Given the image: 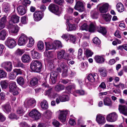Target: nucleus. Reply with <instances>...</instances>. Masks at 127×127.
<instances>
[{"mask_svg": "<svg viewBox=\"0 0 127 127\" xmlns=\"http://www.w3.org/2000/svg\"><path fill=\"white\" fill-rule=\"evenodd\" d=\"M57 57L59 59H64L66 60H70V57L69 55L65 53V50H61L57 52Z\"/></svg>", "mask_w": 127, "mask_h": 127, "instance_id": "2", "label": "nucleus"}, {"mask_svg": "<svg viewBox=\"0 0 127 127\" xmlns=\"http://www.w3.org/2000/svg\"><path fill=\"white\" fill-rule=\"evenodd\" d=\"M69 20L67 19L66 20V24L69 27V31H72L73 30L76 29V27L74 24L72 25L69 22Z\"/></svg>", "mask_w": 127, "mask_h": 127, "instance_id": "33", "label": "nucleus"}, {"mask_svg": "<svg viewBox=\"0 0 127 127\" xmlns=\"http://www.w3.org/2000/svg\"><path fill=\"white\" fill-rule=\"evenodd\" d=\"M76 92L80 95H83L85 94L84 91L82 90H77L76 91Z\"/></svg>", "mask_w": 127, "mask_h": 127, "instance_id": "63", "label": "nucleus"}, {"mask_svg": "<svg viewBox=\"0 0 127 127\" xmlns=\"http://www.w3.org/2000/svg\"><path fill=\"white\" fill-rule=\"evenodd\" d=\"M59 66L64 70V72L62 74L65 77L66 76H67L66 72L68 69L67 66H66L64 62H62L60 64Z\"/></svg>", "mask_w": 127, "mask_h": 127, "instance_id": "14", "label": "nucleus"}, {"mask_svg": "<svg viewBox=\"0 0 127 127\" xmlns=\"http://www.w3.org/2000/svg\"><path fill=\"white\" fill-rule=\"evenodd\" d=\"M118 115L115 112H113L108 115L107 117V120L109 122H112L117 120Z\"/></svg>", "mask_w": 127, "mask_h": 127, "instance_id": "10", "label": "nucleus"}, {"mask_svg": "<svg viewBox=\"0 0 127 127\" xmlns=\"http://www.w3.org/2000/svg\"><path fill=\"white\" fill-rule=\"evenodd\" d=\"M80 29L82 30H85L86 31H88V29L87 24L84 23L83 24L82 26L81 27Z\"/></svg>", "mask_w": 127, "mask_h": 127, "instance_id": "51", "label": "nucleus"}, {"mask_svg": "<svg viewBox=\"0 0 127 127\" xmlns=\"http://www.w3.org/2000/svg\"><path fill=\"white\" fill-rule=\"evenodd\" d=\"M90 33L89 32L84 33L83 34L84 38L86 39H88L89 38Z\"/></svg>", "mask_w": 127, "mask_h": 127, "instance_id": "64", "label": "nucleus"}, {"mask_svg": "<svg viewBox=\"0 0 127 127\" xmlns=\"http://www.w3.org/2000/svg\"><path fill=\"white\" fill-rule=\"evenodd\" d=\"M52 113L49 110H48L43 113L44 117L47 119H50L52 115Z\"/></svg>", "mask_w": 127, "mask_h": 127, "instance_id": "31", "label": "nucleus"}, {"mask_svg": "<svg viewBox=\"0 0 127 127\" xmlns=\"http://www.w3.org/2000/svg\"><path fill=\"white\" fill-rule=\"evenodd\" d=\"M16 66L21 67L22 68H25V66L20 61H18L16 64Z\"/></svg>", "mask_w": 127, "mask_h": 127, "instance_id": "56", "label": "nucleus"}, {"mask_svg": "<svg viewBox=\"0 0 127 127\" xmlns=\"http://www.w3.org/2000/svg\"><path fill=\"white\" fill-rule=\"evenodd\" d=\"M103 102L105 105L109 106H111L112 105V103L111 100L108 97H106L104 98L103 100Z\"/></svg>", "mask_w": 127, "mask_h": 127, "instance_id": "30", "label": "nucleus"}, {"mask_svg": "<svg viewBox=\"0 0 127 127\" xmlns=\"http://www.w3.org/2000/svg\"><path fill=\"white\" fill-rule=\"evenodd\" d=\"M6 118L1 113H0V122H3L5 121Z\"/></svg>", "mask_w": 127, "mask_h": 127, "instance_id": "60", "label": "nucleus"}, {"mask_svg": "<svg viewBox=\"0 0 127 127\" xmlns=\"http://www.w3.org/2000/svg\"><path fill=\"white\" fill-rule=\"evenodd\" d=\"M28 37L25 34L22 33L19 37L18 44L20 46H23L26 44L27 42Z\"/></svg>", "mask_w": 127, "mask_h": 127, "instance_id": "4", "label": "nucleus"}, {"mask_svg": "<svg viewBox=\"0 0 127 127\" xmlns=\"http://www.w3.org/2000/svg\"><path fill=\"white\" fill-rule=\"evenodd\" d=\"M38 82V80L36 78H34L31 81L30 84L31 86H34L37 84Z\"/></svg>", "mask_w": 127, "mask_h": 127, "instance_id": "41", "label": "nucleus"}, {"mask_svg": "<svg viewBox=\"0 0 127 127\" xmlns=\"http://www.w3.org/2000/svg\"><path fill=\"white\" fill-rule=\"evenodd\" d=\"M21 127H29V126L26 122H21L20 124Z\"/></svg>", "mask_w": 127, "mask_h": 127, "instance_id": "61", "label": "nucleus"}, {"mask_svg": "<svg viewBox=\"0 0 127 127\" xmlns=\"http://www.w3.org/2000/svg\"><path fill=\"white\" fill-rule=\"evenodd\" d=\"M88 29L89 32H94L96 28L95 25L91 23L90 24Z\"/></svg>", "mask_w": 127, "mask_h": 127, "instance_id": "43", "label": "nucleus"}, {"mask_svg": "<svg viewBox=\"0 0 127 127\" xmlns=\"http://www.w3.org/2000/svg\"><path fill=\"white\" fill-rule=\"evenodd\" d=\"M16 75L14 72L9 73L8 75V78L10 79L13 80L16 77Z\"/></svg>", "mask_w": 127, "mask_h": 127, "instance_id": "48", "label": "nucleus"}, {"mask_svg": "<svg viewBox=\"0 0 127 127\" xmlns=\"http://www.w3.org/2000/svg\"><path fill=\"white\" fill-rule=\"evenodd\" d=\"M13 71L17 76L18 75H21L22 73V70L20 69H15L13 70Z\"/></svg>", "mask_w": 127, "mask_h": 127, "instance_id": "49", "label": "nucleus"}, {"mask_svg": "<svg viewBox=\"0 0 127 127\" xmlns=\"http://www.w3.org/2000/svg\"><path fill=\"white\" fill-rule=\"evenodd\" d=\"M46 46V50L51 49H56V47L53 43H51L49 42H45Z\"/></svg>", "mask_w": 127, "mask_h": 127, "instance_id": "25", "label": "nucleus"}, {"mask_svg": "<svg viewBox=\"0 0 127 127\" xmlns=\"http://www.w3.org/2000/svg\"><path fill=\"white\" fill-rule=\"evenodd\" d=\"M24 53L23 50L18 49L15 52V54L19 56H21Z\"/></svg>", "mask_w": 127, "mask_h": 127, "instance_id": "50", "label": "nucleus"}, {"mask_svg": "<svg viewBox=\"0 0 127 127\" xmlns=\"http://www.w3.org/2000/svg\"><path fill=\"white\" fill-rule=\"evenodd\" d=\"M104 55H102L101 56L97 55L95 56L94 59L97 63H103L105 61V59L103 58Z\"/></svg>", "mask_w": 127, "mask_h": 127, "instance_id": "19", "label": "nucleus"}, {"mask_svg": "<svg viewBox=\"0 0 127 127\" xmlns=\"http://www.w3.org/2000/svg\"><path fill=\"white\" fill-rule=\"evenodd\" d=\"M116 8L118 12H121L124 10V7L123 4L120 2L118 3L116 6Z\"/></svg>", "mask_w": 127, "mask_h": 127, "instance_id": "27", "label": "nucleus"}, {"mask_svg": "<svg viewBox=\"0 0 127 127\" xmlns=\"http://www.w3.org/2000/svg\"><path fill=\"white\" fill-rule=\"evenodd\" d=\"M6 35V32H0V39L4 40Z\"/></svg>", "mask_w": 127, "mask_h": 127, "instance_id": "53", "label": "nucleus"}, {"mask_svg": "<svg viewBox=\"0 0 127 127\" xmlns=\"http://www.w3.org/2000/svg\"><path fill=\"white\" fill-rule=\"evenodd\" d=\"M19 29V27L17 26H13L11 29H10L9 31V32H18Z\"/></svg>", "mask_w": 127, "mask_h": 127, "instance_id": "45", "label": "nucleus"}, {"mask_svg": "<svg viewBox=\"0 0 127 127\" xmlns=\"http://www.w3.org/2000/svg\"><path fill=\"white\" fill-rule=\"evenodd\" d=\"M53 43L56 47V49L57 48H60L62 47V43L61 42L59 41H55Z\"/></svg>", "mask_w": 127, "mask_h": 127, "instance_id": "47", "label": "nucleus"}, {"mask_svg": "<svg viewBox=\"0 0 127 127\" xmlns=\"http://www.w3.org/2000/svg\"><path fill=\"white\" fill-rule=\"evenodd\" d=\"M34 19L36 21H39L42 18V13L40 11H36L33 14Z\"/></svg>", "mask_w": 127, "mask_h": 127, "instance_id": "20", "label": "nucleus"}, {"mask_svg": "<svg viewBox=\"0 0 127 127\" xmlns=\"http://www.w3.org/2000/svg\"><path fill=\"white\" fill-rule=\"evenodd\" d=\"M31 69L35 72H39L42 67L41 63L38 61H33L31 64Z\"/></svg>", "mask_w": 127, "mask_h": 127, "instance_id": "1", "label": "nucleus"}, {"mask_svg": "<svg viewBox=\"0 0 127 127\" xmlns=\"http://www.w3.org/2000/svg\"><path fill=\"white\" fill-rule=\"evenodd\" d=\"M20 17L16 15H12L11 17L9 23L11 25H13L14 24L17 23L19 22Z\"/></svg>", "mask_w": 127, "mask_h": 127, "instance_id": "12", "label": "nucleus"}, {"mask_svg": "<svg viewBox=\"0 0 127 127\" xmlns=\"http://www.w3.org/2000/svg\"><path fill=\"white\" fill-rule=\"evenodd\" d=\"M35 102L33 99H27L24 102V106L26 107H32L35 106Z\"/></svg>", "mask_w": 127, "mask_h": 127, "instance_id": "9", "label": "nucleus"}, {"mask_svg": "<svg viewBox=\"0 0 127 127\" xmlns=\"http://www.w3.org/2000/svg\"><path fill=\"white\" fill-rule=\"evenodd\" d=\"M0 84L2 89H5L8 86V81L7 80L1 81L0 82Z\"/></svg>", "mask_w": 127, "mask_h": 127, "instance_id": "34", "label": "nucleus"}, {"mask_svg": "<svg viewBox=\"0 0 127 127\" xmlns=\"http://www.w3.org/2000/svg\"><path fill=\"white\" fill-rule=\"evenodd\" d=\"M8 117L10 119H17V118L16 116L14 113H11L9 115Z\"/></svg>", "mask_w": 127, "mask_h": 127, "instance_id": "57", "label": "nucleus"}, {"mask_svg": "<svg viewBox=\"0 0 127 127\" xmlns=\"http://www.w3.org/2000/svg\"><path fill=\"white\" fill-rule=\"evenodd\" d=\"M69 99V98L68 95H63L60 96L59 98H57L56 101L57 104H58L60 103V101L64 102L68 101Z\"/></svg>", "mask_w": 127, "mask_h": 127, "instance_id": "13", "label": "nucleus"}, {"mask_svg": "<svg viewBox=\"0 0 127 127\" xmlns=\"http://www.w3.org/2000/svg\"><path fill=\"white\" fill-rule=\"evenodd\" d=\"M119 110L121 113L125 116H127V107L126 105H119Z\"/></svg>", "mask_w": 127, "mask_h": 127, "instance_id": "16", "label": "nucleus"}, {"mask_svg": "<svg viewBox=\"0 0 127 127\" xmlns=\"http://www.w3.org/2000/svg\"><path fill=\"white\" fill-rule=\"evenodd\" d=\"M1 66L7 72H10L12 70V64L10 61H5L3 62L1 64Z\"/></svg>", "mask_w": 127, "mask_h": 127, "instance_id": "3", "label": "nucleus"}, {"mask_svg": "<svg viewBox=\"0 0 127 127\" xmlns=\"http://www.w3.org/2000/svg\"><path fill=\"white\" fill-rule=\"evenodd\" d=\"M49 10L51 12L59 15L60 14L58 6L53 4H50L48 7Z\"/></svg>", "mask_w": 127, "mask_h": 127, "instance_id": "6", "label": "nucleus"}, {"mask_svg": "<svg viewBox=\"0 0 127 127\" xmlns=\"http://www.w3.org/2000/svg\"><path fill=\"white\" fill-rule=\"evenodd\" d=\"M29 41L27 45V46L28 47H32L34 44V39L32 36H29L28 37V40Z\"/></svg>", "mask_w": 127, "mask_h": 127, "instance_id": "24", "label": "nucleus"}, {"mask_svg": "<svg viewBox=\"0 0 127 127\" xmlns=\"http://www.w3.org/2000/svg\"><path fill=\"white\" fill-rule=\"evenodd\" d=\"M102 16L106 21H109L111 19V16L109 14H104L102 15Z\"/></svg>", "mask_w": 127, "mask_h": 127, "instance_id": "42", "label": "nucleus"}, {"mask_svg": "<svg viewBox=\"0 0 127 127\" xmlns=\"http://www.w3.org/2000/svg\"><path fill=\"white\" fill-rule=\"evenodd\" d=\"M6 21V18L4 16L2 17L0 19V30L5 27V24Z\"/></svg>", "mask_w": 127, "mask_h": 127, "instance_id": "23", "label": "nucleus"}, {"mask_svg": "<svg viewBox=\"0 0 127 127\" xmlns=\"http://www.w3.org/2000/svg\"><path fill=\"white\" fill-rule=\"evenodd\" d=\"M37 47L39 50H42L44 48V44L43 42L41 41H39L37 43Z\"/></svg>", "mask_w": 127, "mask_h": 127, "instance_id": "38", "label": "nucleus"}, {"mask_svg": "<svg viewBox=\"0 0 127 127\" xmlns=\"http://www.w3.org/2000/svg\"><path fill=\"white\" fill-rule=\"evenodd\" d=\"M99 72L100 73V75L102 77L106 76L107 71L103 68H100Z\"/></svg>", "mask_w": 127, "mask_h": 127, "instance_id": "40", "label": "nucleus"}, {"mask_svg": "<svg viewBox=\"0 0 127 127\" xmlns=\"http://www.w3.org/2000/svg\"><path fill=\"white\" fill-rule=\"evenodd\" d=\"M17 80L18 84L21 85H23L24 83V78L22 77H17Z\"/></svg>", "mask_w": 127, "mask_h": 127, "instance_id": "39", "label": "nucleus"}, {"mask_svg": "<svg viewBox=\"0 0 127 127\" xmlns=\"http://www.w3.org/2000/svg\"><path fill=\"white\" fill-rule=\"evenodd\" d=\"M70 36V40L73 43H74L76 40V37L73 35H69Z\"/></svg>", "mask_w": 127, "mask_h": 127, "instance_id": "58", "label": "nucleus"}, {"mask_svg": "<svg viewBox=\"0 0 127 127\" xmlns=\"http://www.w3.org/2000/svg\"><path fill=\"white\" fill-rule=\"evenodd\" d=\"M108 7V5L107 3L103 4L100 7L99 10L100 13H106L107 12Z\"/></svg>", "mask_w": 127, "mask_h": 127, "instance_id": "22", "label": "nucleus"}, {"mask_svg": "<svg viewBox=\"0 0 127 127\" xmlns=\"http://www.w3.org/2000/svg\"><path fill=\"white\" fill-rule=\"evenodd\" d=\"M97 78V76H96V74H95L93 75L91 74H90L87 76L88 80L92 82H94L96 78Z\"/></svg>", "mask_w": 127, "mask_h": 127, "instance_id": "28", "label": "nucleus"}, {"mask_svg": "<svg viewBox=\"0 0 127 127\" xmlns=\"http://www.w3.org/2000/svg\"><path fill=\"white\" fill-rule=\"evenodd\" d=\"M4 11L6 13H8L9 10V5L7 3L4 2L2 4Z\"/></svg>", "mask_w": 127, "mask_h": 127, "instance_id": "29", "label": "nucleus"}, {"mask_svg": "<svg viewBox=\"0 0 127 127\" xmlns=\"http://www.w3.org/2000/svg\"><path fill=\"white\" fill-rule=\"evenodd\" d=\"M30 116L35 120L39 119L41 117V115L37 110L34 109L32 110L29 114Z\"/></svg>", "mask_w": 127, "mask_h": 127, "instance_id": "5", "label": "nucleus"}, {"mask_svg": "<svg viewBox=\"0 0 127 127\" xmlns=\"http://www.w3.org/2000/svg\"><path fill=\"white\" fill-rule=\"evenodd\" d=\"M7 75V73L3 70L0 69V78H4L6 77Z\"/></svg>", "mask_w": 127, "mask_h": 127, "instance_id": "44", "label": "nucleus"}, {"mask_svg": "<svg viewBox=\"0 0 127 127\" xmlns=\"http://www.w3.org/2000/svg\"><path fill=\"white\" fill-rule=\"evenodd\" d=\"M2 107L3 110L6 113H8L11 111V107L8 104L3 105L2 106Z\"/></svg>", "mask_w": 127, "mask_h": 127, "instance_id": "26", "label": "nucleus"}, {"mask_svg": "<svg viewBox=\"0 0 127 127\" xmlns=\"http://www.w3.org/2000/svg\"><path fill=\"white\" fill-rule=\"evenodd\" d=\"M55 2L59 5H62L64 2V0H54Z\"/></svg>", "mask_w": 127, "mask_h": 127, "instance_id": "62", "label": "nucleus"}, {"mask_svg": "<svg viewBox=\"0 0 127 127\" xmlns=\"http://www.w3.org/2000/svg\"><path fill=\"white\" fill-rule=\"evenodd\" d=\"M93 41L96 44H99L101 43L100 40L97 37L94 38L93 39Z\"/></svg>", "mask_w": 127, "mask_h": 127, "instance_id": "52", "label": "nucleus"}, {"mask_svg": "<svg viewBox=\"0 0 127 127\" xmlns=\"http://www.w3.org/2000/svg\"><path fill=\"white\" fill-rule=\"evenodd\" d=\"M5 45L9 48L12 49L16 45L15 41L13 38H8L5 42Z\"/></svg>", "mask_w": 127, "mask_h": 127, "instance_id": "7", "label": "nucleus"}, {"mask_svg": "<svg viewBox=\"0 0 127 127\" xmlns=\"http://www.w3.org/2000/svg\"><path fill=\"white\" fill-rule=\"evenodd\" d=\"M17 12L18 14L21 15L25 14L26 11L25 8L22 5H19L17 8Z\"/></svg>", "mask_w": 127, "mask_h": 127, "instance_id": "21", "label": "nucleus"}, {"mask_svg": "<svg viewBox=\"0 0 127 127\" xmlns=\"http://www.w3.org/2000/svg\"><path fill=\"white\" fill-rule=\"evenodd\" d=\"M31 3V1L29 0H24L22 4L26 6L29 5Z\"/></svg>", "mask_w": 127, "mask_h": 127, "instance_id": "59", "label": "nucleus"}, {"mask_svg": "<svg viewBox=\"0 0 127 127\" xmlns=\"http://www.w3.org/2000/svg\"><path fill=\"white\" fill-rule=\"evenodd\" d=\"M96 120L99 124L101 125L104 124L105 122L104 117L100 115H97Z\"/></svg>", "mask_w": 127, "mask_h": 127, "instance_id": "17", "label": "nucleus"}, {"mask_svg": "<svg viewBox=\"0 0 127 127\" xmlns=\"http://www.w3.org/2000/svg\"><path fill=\"white\" fill-rule=\"evenodd\" d=\"M9 87L10 92L13 91L17 88L16 83L15 82H11L9 84Z\"/></svg>", "mask_w": 127, "mask_h": 127, "instance_id": "32", "label": "nucleus"}, {"mask_svg": "<svg viewBox=\"0 0 127 127\" xmlns=\"http://www.w3.org/2000/svg\"><path fill=\"white\" fill-rule=\"evenodd\" d=\"M76 1L74 8L80 12L84 11L85 9L83 2L80 0H76Z\"/></svg>", "mask_w": 127, "mask_h": 127, "instance_id": "8", "label": "nucleus"}, {"mask_svg": "<svg viewBox=\"0 0 127 127\" xmlns=\"http://www.w3.org/2000/svg\"><path fill=\"white\" fill-rule=\"evenodd\" d=\"M69 112L67 111H60L59 117V119L62 122H64L66 121V116Z\"/></svg>", "mask_w": 127, "mask_h": 127, "instance_id": "11", "label": "nucleus"}, {"mask_svg": "<svg viewBox=\"0 0 127 127\" xmlns=\"http://www.w3.org/2000/svg\"><path fill=\"white\" fill-rule=\"evenodd\" d=\"M52 124L55 127H59L60 125L59 122L55 120H53Z\"/></svg>", "mask_w": 127, "mask_h": 127, "instance_id": "55", "label": "nucleus"}, {"mask_svg": "<svg viewBox=\"0 0 127 127\" xmlns=\"http://www.w3.org/2000/svg\"><path fill=\"white\" fill-rule=\"evenodd\" d=\"M30 52L31 56L33 59H38L41 57V54H40L34 51L33 50L31 51Z\"/></svg>", "mask_w": 127, "mask_h": 127, "instance_id": "18", "label": "nucleus"}, {"mask_svg": "<svg viewBox=\"0 0 127 127\" xmlns=\"http://www.w3.org/2000/svg\"><path fill=\"white\" fill-rule=\"evenodd\" d=\"M21 59L22 61L24 63H28L29 62L30 59V57L29 55H27L24 54L22 57Z\"/></svg>", "mask_w": 127, "mask_h": 127, "instance_id": "35", "label": "nucleus"}, {"mask_svg": "<svg viewBox=\"0 0 127 127\" xmlns=\"http://www.w3.org/2000/svg\"><path fill=\"white\" fill-rule=\"evenodd\" d=\"M85 51L86 55L87 57L91 56L93 54L90 50L88 49H86Z\"/></svg>", "mask_w": 127, "mask_h": 127, "instance_id": "54", "label": "nucleus"}, {"mask_svg": "<svg viewBox=\"0 0 127 127\" xmlns=\"http://www.w3.org/2000/svg\"><path fill=\"white\" fill-rule=\"evenodd\" d=\"M17 113L20 116H22L24 114L25 111L22 107H19L16 111Z\"/></svg>", "mask_w": 127, "mask_h": 127, "instance_id": "46", "label": "nucleus"}, {"mask_svg": "<svg viewBox=\"0 0 127 127\" xmlns=\"http://www.w3.org/2000/svg\"><path fill=\"white\" fill-rule=\"evenodd\" d=\"M64 89V86L61 84H59L57 85L55 88V90L57 92H60Z\"/></svg>", "mask_w": 127, "mask_h": 127, "instance_id": "37", "label": "nucleus"}, {"mask_svg": "<svg viewBox=\"0 0 127 127\" xmlns=\"http://www.w3.org/2000/svg\"><path fill=\"white\" fill-rule=\"evenodd\" d=\"M41 106L42 109H46L48 108V104L46 101L43 100L41 102Z\"/></svg>", "mask_w": 127, "mask_h": 127, "instance_id": "36", "label": "nucleus"}, {"mask_svg": "<svg viewBox=\"0 0 127 127\" xmlns=\"http://www.w3.org/2000/svg\"><path fill=\"white\" fill-rule=\"evenodd\" d=\"M58 74V73L55 71H53L51 73L50 80L52 82L53 84L55 83Z\"/></svg>", "mask_w": 127, "mask_h": 127, "instance_id": "15", "label": "nucleus"}]
</instances>
